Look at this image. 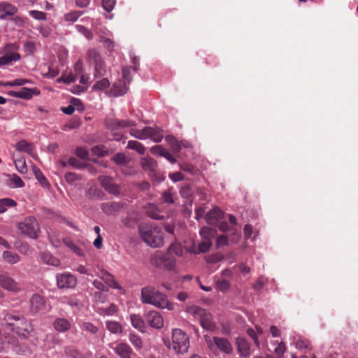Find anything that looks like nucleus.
<instances>
[{"label": "nucleus", "instance_id": "obj_26", "mask_svg": "<svg viewBox=\"0 0 358 358\" xmlns=\"http://www.w3.org/2000/svg\"><path fill=\"white\" fill-rule=\"evenodd\" d=\"M40 257L44 264L54 266H58L60 264V261L48 252H41Z\"/></svg>", "mask_w": 358, "mask_h": 358}, {"label": "nucleus", "instance_id": "obj_58", "mask_svg": "<svg viewBox=\"0 0 358 358\" xmlns=\"http://www.w3.org/2000/svg\"><path fill=\"white\" fill-rule=\"evenodd\" d=\"M173 189H169L167 191H165L162 194L163 201L169 204H172L174 203V200L173 198Z\"/></svg>", "mask_w": 358, "mask_h": 358}, {"label": "nucleus", "instance_id": "obj_54", "mask_svg": "<svg viewBox=\"0 0 358 358\" xmlns=\"http://www.w3.org/2000/svg\"><path fill=\"white\" fill-rule=\"evenodd\" d=\"M92 152L94 155L99 157H103L108 152L107 148L103 145H96L92 148Z\"/></svg>", "mask_w": 358, "mask_h": 358}, {"label": "nucleus", "instance_id": "obj_49", "mask_svg": "<svg viewBox=\"0 0 358 358\" xmlns=\"http://www.w3.org/2000/svg\"><path fill=\"white\" fill-rule=\"evenodd\" d=\"M122 222L124 226L132 228L137 224V220L131 214H128L122 218Z\"/></svg>", "mask_w": 358, "mask_h": 358}, {"label": "nucleus", "instance_id": "obj_7", "mask_svg": "<svg viewBox=\"0 0 358 358\" xmlns=\"http://www.w3.org/2000/svg\"><path fill=\"white\" fill-rule=\"evenodd\" d=\"M207 345L213 352L218 349L222 353L231 355L233 352V346L230 341L224 337L214 336L213 339H206Z\"/></svg>", "mask_w": 358, "mask_h": 358}, {"label": "nucleus", "instance_id": "obj_42", "mask_svg": "<svg viewBox=\"0 0 358 358\" xmlns=\"http://www.w3.org/2000/svg\"><path fill=\"white\" fill-rule=\"evenodd\" d=\"M129 341L134 345L136 350H141L143 347V341L141 338L136 334H129Z\"/></svg>", "mask_w": 358, "mask_h": 358}, {"label": "nucleus", "instance_id": "obj_19", "mask_svg": "<svg viewBox=\"0 0 358 358\" xmlns=\"http://www.w3.org/2000/svg\"><path fill=\"white\" fill-rule=\"evenodd\" d=\"M141 165L143 169L148 173V175L150 178H152L155 176L157 164L152 158L149 157L141 158Z\"/></svg>", "mask_w": 358, "mask_h": 358}, {"label": "nucleus", "instance_id": "obj_6", "mask_svg": "<svg viewBox=\"0 0 358 358\" xmlns=\"http://www.w3.org/2000/svg\"><path fill=\"white\" fill-rule=\"evenodd\" d=\"M187 311L199 321L201 326L204 329L213 331L215 329V324L212 320V315L206 310L196 306H190L187 307Z\"/></svg>", "mask_w": 358, "mask_h": 358}, {"label": "nucleus", "instance_id": "obj_15", "mask_svg": "<svg viewBox=\"0 0 358 358\" xmlns=\"http://www.w3.org/2000/svg\"><path fill=\"white\" fill-rule=\"evenodd\" d=\"M236 345L240 357L247 358L252 354L251 346L245 338L238 337L236 339Z\"/></svg>", "mask_w": 358, "mask_h": 358}, {"label": "nucleus", "instance_id": "obj_41", "mask_svg": "<svg viewBox=\"0 0 358 358\" xmlns=\"http://www.w3.org/2000/svg\"><path fill=\"white\" fill-rule=\"evenodd\" d=\"M117 310V306L112 303L107 308H99L97 313L102 316H110L114 315Z\"/></svg>", "mask_w": 358, "mask_h": 358}, {"label": "nucleus", "instance_id": "obj_52", "mask_svg": "<svg viewBox=\"0 0 358 358\" xmlns=\"http://www.w3.org/2000/svg\"><path fill=\"white\" fill-rule=\"evenodd\" d=\"M29 13L36 20L45 21L47 20V14L43 11L31 10L29 11Z\"/></svg>", "mask_w": 358, "mask_h": 358}, {"label": "nucleus", "instance_id": "obj_13", "mask_svg": "<svg viewBox=\"0 0 358 358\" xmlns=\"http://www.w3.org/2000/svg\"><path fill=\"white\" fill-rule=\"evenodd\" d=\"M147 323L152 328L160 329L164 325V320L161 314L155 310L149 311L145 314Z\"/></svg>", "mask_w": 358, "mask_h": 358}, {"label": "nucleus", "instance_id": "obj_53", "mask_svg": "<svg viewBox=\"0 0 358 358\" xmlns=\"http://www.w3.org/2000/svg\"><path fill=\"white\" fill-rule=\"evenodd\" d=\"M34 172L36 178L41 182V184L43 186H46L48 185V182L46 179V178L45 177V176L43 174V173L38 168L34 167Z\"/></svg>", "mask_w": 358, "mask_h": 358}, {"label": "nucleus", "instance_id": "obj_5", "mask_svg": "<svg viewBox=\"0 0 358 358\" xmlns=\"http://www.w3.org/2000/svg\"><path fill=\"white\" fill-rule=\"evenodd\" d=\"M150 264L159 269L173 271L176 266V259L172 255L162 251H157L150 256Z\"/></svg>", "mask_w": 358, "mask_h": 358}, {"label": "nucleus", "instance_id": "obj_36", "mask_svg": "<svg viewBox=\"0 0 358 358\" xmlns=\"http://www.w3.org/2000/svg\"><path fill=\"white\" fill-rule=\"evenodd\" d=\"M63 241L65 245L71 249L77 255L80 257L84 256V252L83 250L78 246H77L72 240L69 238H64Z\"/></svg>", "mask_w": 358, "mask_h": 358}, {"label": "nucleus", "instance_id": "obj_50", "mask_svg": "<svg viewBox=\"0 0 358 358\" xmlns=\"http://www.w3.org/2000/svg\"><path fill=\"white\" fill-rule=\"evenodd\" d=\"M76 30L83 34L87 40H92L94 37L93 34L90 30L84 27L83 25L77 24L76 25Z\"/></svg>", "mask_w": 358, "mask_h": 358}, {"label": "nucleus", "instance_id": "obj_43", "mask_svg": "<svg viewBox=\"0 0 358 358\" xmlns=\"http://www.w3.org/2000/svg\"><path fill=\"white\" fill-rule=\"evenodd\" d=\"M127 148L136 150L140 155L144 154L145 151V148L143 144L136 141H129Z\"/></svg>", "mask_w": 358, "mask_h": 358}, {"label": "nucleus", "instance_id": "obj_9", "mask_svg": "<svg viewBox=\"0 0 358 358\" xmlns=\"http://www.w3.org/2000/svg\"><path fill=\"white\" fill-rule=\"evenodd\" d=\"M88 58L94 66V78H98L104 76L106 72L105 64L98 51L96 49H90L88 51Z\"/></svg>", "mask_w": 358, "mask_h": 358}, {"label": "nucleus", "instance_id": "obj_63", "mask_svg": "<svg viewBox=\"0 0 358 358\" xmlns=\"http://www.w3.org/2000/svg\"><path fill=\"white\" fill-rule=\"evenodd\" d=\"M76 77L72 74H69L67 76H63L59 78H57V83H64L66 84L72 83L75 81Z\"/></svg>", "mask_w": 358, "mask_h": 358}, {"label": "nucleus", "instance_id": "obj_46", "mask_svg": "<svg viewBox=\"0 0 358 358\" xmlns=\"http://www.w3.org/2000/svg\"><path fill=\"white\" fill-rule=\"evenodd\" d=\"M166 253L170 254V255H172V254H175L176 256L180 257L182 255L183 250L180 244L172 243L169 247Z\"/></svg>", "mask_w": 358, "mask_h": 358}, {"label": "nucleus", "instance_id": "obj_56", "mask_svg": "<svg viewBox=\"0 0 358 358\" xmlns=\"http://www.w3.org/2000/svg\"><path fill=\"white\" fill-rule=\"evenodd\" d=\"M216 286H217V288L220 291L224 292L227 291L229 289L230 283H229V280L222 279V280H219L216 282Z\"/></svg>", "mask_w": 358, "mask_h": 358}, {"label": "nucleus", "instance_id": "obj_8", "mask_svg": "<svg viewBox=\"0 0 358 358\" xmlns=\"http://www.w3.org/2000/svg\"><path fill=\"white\" fill-rule=\"evenodd\" d=\"M18 229L24 236L31 238H37L40 228L36 219L28 217L18 224Z\"/></svg>", "mask_w": 358, "mask_h": 358}, {"label": "nucleus", "instance_id": "obj_12", "mask_svg": "<svg viewBox=\"0 0 358 358\" xmlns=\"http://www.w3.org/2000/svg\"><path fill=\"white\" fill-rule=\"evenodd\" d=\"M106 127L112 131H116L124 128H129L136 126V122L131 120H119L117 118L108 119L106 121Z\"/></svg>", "mask_w": 358, "mask_h": 358}, {"label": "nucleus", "instance_id": "obj_44", "mask_svg": "<svg viewBox=\"0 0 358 358\" xmlns=\"http://www.w3.org/2000/svg\"><path fill=\"white\" fill-rule=\"evenodd\" d=\"M247 334L248 336L251 337V338L253 340L255 345L259 348L260 346V342L259 341L258 334H262V330L260 328L257 329V331L254 330L252 328H249L247 330Z\"/></svg>", "mask_w": 358, "mask_h": 358}, {"label": "nucleus", "instance_id": "obj_10", "mask_svg": "<svg viewBox=\"0 0 358 358\" xmlns=\"http://www.w3.org/2000/svg\"><path fill=\"white\" fill-rule=\"evenodd\" d=\"M19 45L15 43L7 44L5 47V53L0 57V66L12 64L13 62L20 59V55L17 51Z\"/></svg>", "mask_w": 358, "mask_h": 358}, {"label": "nucleus", "instance_id": "obj_33", "mask_svg": "<svg viewBox=\"0 0 358 358\" xmlns=\"http://www.w3.org/2000/svg\"><path fill=\"white\" fill-rule=\"evenodd\" d=\"M45 345L48 349L53 348L55 345H60L61 340L57 335L55 334H48L45 336Z\"/></svg>", "mask_w": 358, "mask_h": 358}, {"label": "nucleus", "instance_id": "obj_40", "mask_svg": "<svg viewBox=\"0 0 358 358\" xmlns=\"http://www.w3.org/2000/svg\"><path fill=\"white\" fill-rule=\"evenodd\" d=\"M16 206V202L9 198L0 199V214L5 213L8 208Z\"/></svg>", "mask_w": 358, "mask_h": 358}, {"label": "nucleus", "instance_id": "obj_3", "mask_svg": "<svg viewBox=\"0 0 358 358\" xmlns=\"http://www.w3.org/2000/svg\"><path fill=\"white\" fill-rule=\"evenodd\" d=\"M4 323L13 332L18 336L27 338L32 331L31 323L24 315L16 312L7 313L3 317Z\"/></svg>", "mask_w": 358, "mask_h": 358}, {"label": "nucleus", "instance_id": "obj_38", "mask_svg": "<svg viewBox=\"0 0 358 358\" xmlns=\"http://www.w3.org/2000/svg\"><path fill=\"white\" fill-rule=\"evenodd\" d=\"M271 345L274 346L273 352L278 356V357H283L284 353L286 351V346L282 341L278 342L275 341L271 342Z\"/></svg>", "mask_w": 358, "mask_h": 358}, {"label": "nucleus", "instance_id": "obj_16", "mask_svg": "<svg viewBox=\"0 0 358 358\" xmlns=\"http://www.w3.org/2000/svg\"><path fill=\"white\" fill-rule=\"evenodd\" d=\"M18 11L17 8L8 1L0 2V20L14 16Z\"/></svg>", "mask_w": 358, "mask_h": 358}, {"label": "nucleus", "instance_id": "obj_35", "mask_svg": "<svg viewBox=\"0 0 358 358\" xmlns=\"http://www.w3.org/2000/svg\"><path fill=\"white\" fill-rule=\"evenodd\" d=\"M201 236L205 240H210L216 234L215 229L209 227H203L199 231Z\"/></svg>", "mask_w": 358, "mask_h": 358}, {"label": "nucleus", "instance_id": "obj_60", "mask_svg": "<svg viewBox=\"0 0 358 358\" xmlns=\"http://www.w3.org/2000/svg\"><path fill=\"white\" fill-rule=\"evenodd\" d=\"M152 152L157 156L164 157L166 155V153L167 152V150H166L164 147H162L160 145H157L155 146H153L151 148Z\"/></svg>", "mask_w": 358, "mask_h": 358}, {"label": "nucleus", "instance_id": "obj_47", "mask_svg": "<svg viewBox=\"0 0 358 358\" xmlns=\"http://www.w3.org/2000/svg\"><path fill=\"white\" fill-rule=\"evenodd\" d=\"M166 141L170 145L172 150L174 152H178L181 150V143L178 142V141L174 138L173 136H167Z\"/></svg>", "mask_w": 358, "mask_h": 358}, {"label": "nucleus", "instance_id": "obj_55", "mask_svg": "<svg viewBox=\"0 0 358 358\" xmlns=\"http://www.w3.org/2000/svg\"><path fill=\"white\" fill-rule=\"evenodd\" d=\"M111 159L117 165H124L127 162L126 156L122 152H118L115 154L114 156H113Z\"/></svg>", "mask_w": 358, "mask_h": 358}, {"label": "nucleus", "instance_id": "obj_11", "mask_svg": "<svg viewBox=\"0 0 358 358\" xmlns=\"http://www.w3.org/2000/svg\"><path fill=\"white\" fill-rule=\"evenodd\" d=\"M57 287L59 289H73L78 282L76 277L69 272L57 273L56 275Z\"/></svg>", "mask_w": 358, "mask_h": 358}, {"label": "nucleus", "instance_id": "obj_32", "mask_svg": "<svg viewBox=\"0 0 358 358\" xmlns=\"http://www.w3.org/2000/svg\"><path fill=\"white\" fill-rule=\"evenodd\" d=\"M83 14V11H71L64 15V19L66 22L72 24L76 22Z\"/></svg>", "mask_w": 358, "mask_h": 358}, {"label": "nucleus", "instance_id": "obj_1", "mask_svg": "<svg viewBox=\"0 0 358 358\" xmlns=\"http://www.w3.org/2000/svg\"><path fill=\"white\" fill-rule=\"evenodd\" d=\"M141 299L143 303L150 304L159 308H167L169 310L174 308L173 303L168 300L166 295L152 286H146L141 289Z\"/></svg>", "mask_w": 358, "mask_h": 358}, {"label": "nucleus", "instance_id": "obj_57", "mask_svg": "<svg viewBox=\"0 0 358 358\" xmlns=\"http://www.w3.org/2000/svg\"><path fill=\"white\" fill-rule=\"evenodd\" d=\"M212 245V242L210 240H205L201 242L198 245V249L199 252L206 253L207 252Z\"/></svg>", "mask_w": 358, "mask_h": 358}, {"label": "nucleus", "instance_id": "obj_27", "mask_svg": "<svg viewBox=\"0 0 358 358\" xmlns=\"http://www.w3.org/2000/svg\"><path fill=\"white\" fill-rule=\"evenodd\" d=\"M130 321L131 325L135 329H138L141 332H144L145 331V324L144 320L139 315L132 314L130 315Z\"/></svg>", "mask_w": 358, "mask_h": 358}, {"label": "nucleus", "instance_id": "obj_14", "mask_svg": "<svg viewBox=\"0 0 358 358\" xmlns=\"http://www.w3.org/2000/svg\"><path fill=\"white\" fill-rule=\"evenodd\" d=\"M141 140L150 138L155 142H160L163 138V135L160 130L151 127H145L141 129Z\"/></svg>", "mask_w": 358, "mask_h": 358}, {"label": "nucleus", "instance_id": "obj_24", "mask_svg": "<svg viewBox=\"0 0 358 358\" xmlns=\"http://www.w3.org/2000/svg\"><path fill=\"white\" fill-rule=\"evenodd\" d=\"M146 213L148 217L153 220H161L164 219V215H161L159 208L153 203H149L145 206Z\"/></svg>", "mask_w": 358, "mask_h": 358}, {"label": "nucleus", "instance_id": "obj_18", "mask_svg": "<svg viewBox=\"0 0 358 358\" xmlns=\"http://www.w3.org/2000/svg\"><path fill=\"white\" fill-rule=\"evenodd\" d=\"M30 309L34 313L45 310V303L43 298L39 294H34L30 299Z\"/></svg>", "mask_w": 358, "mask_h": 358}, {"label": "nucleus", "instance_id": "obj_34", "mask_svg": "<svg viewBox=\"0 0 358 358\" xmlns=\"http://www.w3.org/2000/svg\"><path fill=\"white\" fill-rule=\"evenodd\" d=\"M64 353L66 356L71 358H83L81 352L73 346H66Z\"/></svg>", "mask_w": 358, "mask_h": 358}, {"label": "nucleus", "instance_id": "obj_51", "mask_svg": "<svg viewBox=\"0 0 358 358\" xmlns=\"http://www.w3.org/2000/svg\"><path fill=\"white\" fill-rule=\"evenodd\" d=\"M10 180V183H9L8 185L12 187H22L24 185V182H23V180L21 179L20 177H19L16 174H13Z\"/></svg>", "mask_w": 358, "mask_h": 358}, {"label": "nucleus", "instance_id": "obj_61", "mask_svg": "<svg viewBox=\"0 0 358 358\" xmlns=\"http://www.w3.org/2000/svg\"><path fill=\"white\" fill-rule=\"evenodd\" d=\"M99 180L101 186L106 189L110 184L113 182L112 178L106 176H101L99 178Z\"/></svg>", "mask_w": 358, "mask_h": 358}, {"label": "nucleus", "instance_id": "obj_31", "mask_svg": "<svg viewBox=\"0 0 358 358\" xmlns=\"http://www.w3.org/2000/svg\"><path fill=\"white\" fill-rule=\"evenodd\" d=\"M39 91L37 89H29L27 87H22L19 90L18 98L24 99H30L34 94H38Z\"/></svg>", "mask_w": 358, "mask_h": 358}, {"label": "nucleus", "instance_id": "obj_28", "mask_svg": "<svg viewBox=\"0 0 358 358\" xmlns=\"http://www.w3.org/2000/svg\"><path fill=\"white\" fill-rule=\"evenodd\" d=\"M2 257L5 262L10 264H16L20 260V257L17 254L8 250L3 252Z\"/></svg>", "mask_w": 358, "mask_h": 358}, {"label": "nucleus", "instance_id": "obj_4", "mask_svg": "<svg viewBox=\"0 0 358 358\" xmlns=\"http://www.w3.org/2000/svg\"><path fill=\"white\" fill-rule=\"evenodd\" d=\"M165 345L168 348L172 349L178 354H184L187 352L189 348V338L180 329H174L172 331V342H166Z\"/></svg>", "mask_w": 358, "mask_h": 358}, {"label": "nucleus", "instance_id": "obj_17", "mask_svg": "<svg viewBox=\"0 0 358 358\" xmlns=\"http://www.w3.org/2000/svg\"><path fill=\"white\" fill-rule=\"evenodd\" d=\"M0 286L8 291L17 292L19 288L15 281L8 273H0Z\"/></svg>", "mask_w": 358, "mask_h": 358}, {"label": "nucleus", "instance_id": "obj_30", "mask_svg": "<svg viewBox=\"0 0 358 358\" xmlns=\"http://www.w3.org/2000/svg\"><path fill=\"white\" fill-rule=\"evenodd\" d=\"M106 329L113 334H119L122 331V325L116 321H106Z\"/></svg>", "mask_w": 358, "mask_h": 358}, {"label": "nucleus", "instance_id": "obj_25", "mask_svg": "<svg viewBox=\"0 0 358 358\" xmlns=\"http://www.w3.org/2000/svg\"><path fill=\"white\" fill-rule=\"evenodd\" d=\"M60 301L62 304L69 305L78 310L80 309L82 307L80 301L76 296H64L61 298Z\"/></svg>", "mask_w": 358, "mask_h": 358}, {"label": "nucleus", "instance_id": "obj_39", "mask_svg": "<svg viewBox=\"0 0 358 358\" xmlns=\"http://www.w3.org/2000/svg\"><path fill=\"white\" fill-rule=\"evenodd\" d=\"M100 278L104 281V283L108 287H115L117 285L116 281L114 280L112 275L106 272L101 271L100 275Z\"/></svg>", "mask_w": 358, "mask_h": 358}, {"label": "nucleus", "instance_id": "obj_59", "mask_svg": "<svg viewBox=\"0 0 358 358\" xmlns=\"http://www.w3.org/2000/svg\"><path fill=\"white\" fill-rule=\"evenodd\" d=\"M229 244V238L225 235H220L216 240V248H220Z\"/></svg>", "mask_w": 358, "mask_h": 358}, {"label": "nucleus", "instance_id": "obj_21", "mask_svg": "<svg viewBox=\"0 0 358 358\" xmlns=\"http://www.w3.org/2000/svg\"><path fill=\"white\" fill-rule=\"evenodd\" d=\"M124 204L120 202H106L101 205V209L107 215H113L120 211Z\"/></svg>", "mask_w": 358, "mask_h": 358}, {"label": "nucleus", "instance_id": "obj_23", "mask_svg": "<svg viewBox=\"0 0 358 358\" xmlns=\"http://www.w3.org/2000/svg\"><path fill=\"white\" fill-rule=\"evenodd\" d=\"M223 217V212L219 208H213L206 215V220L208 224L214 225Z\"/></svg>", "mask_w": 358, "mask_h": 358}, {"label": "nucleus", "instance_id": "obj_37", "mask_svg": "<svg viewBox=\"0 0 358 358\" xmlns=\"http://www.w3.org/2000/svg\"><path fill=\"white\" fill-rule=\"evenodd\" d=\"M80 327L83 331H86L92 335L96 334L99 331V328L90 322H84Z\"/></svg>", "mask_w": 358, "mask_h": 358}, {"label": "nucleus", "instance_id": "obj_29", "mask_svg": "<svg viewBox=\"0 0 358 358\" xmlns=\"http://www.w3.org/2000/svg\"><path fill=\"white\" fill-rule=\"evenodd\" d=\"M15 147L17 150L24 152L29 155H31L34 151L33 145L24 140L17 142Z\"/></svg>", "mask_w": 358, "mask_h": 358}, {"label": "nucleus", "instance_id": "obj_48", "mask_svg": "<svg viewBox=\"0 0 358 358\" xmlns=\"http://www.w3.org/2000/svg\"><path fill=\"white\" fill-rule=\"evenodd\" d=\"M110 86V82L107 78H103L96 81L92 86L93 90H104Z\"/></svg>", "mask_w": 358, "mask_h": 358}, {"label": "nucleus", "instance_id": "obj_62", "mask_svg": "<svg viewBox=\"0 0 358 358\" xmlns=\"http://www.w3.org/2000/svg\"><path fill=\"white\" fill-rule=\"evenodd\" d=\"M115 5V0H102V6L103 8L106 12H110L113 10Z\"/></svg>", "mask_w": 358, "mask_h": 358}, {"label": "nucleus", "instance_id": "obj_22", "mask_svg": "<svg viewBox=\"0 0 358 358\" xmlns=\"http://www.w3.org/2000/svg\"><path fill=\"white\" fill-rule=\"evenodd\" d=\"M52 325L55 331L59 333L67 332L71 327V322L64 317L56 318L54 320Z\"/></svg>", "mask_w": 358, "mask_h": 358}, {"label": "nucleus", "instance_id": "obj_20", "mask_svg": "<svg viewBox=\"0 0 358 358\" xmlns=\"http://www.w3.org/2000/svg\"><path fill=\"white\" fill-rule=\"evenodd\" d=\"M111 348L120 358H131L133 353L131 347L125 343H117L115 347H111Z\"/></svg>", "mask_w": 358, "mask_h": 358}, {"label": "nucleus", "instance_id": "obj_64", "mask_svg": "<svg viewBox=\"0 0 358 358\" xmlns=\"http://www.w3.org/2000/svg\"><path fill=\"white\" fill-rule=\"evenodd\" d=\"M93 285L99 290L107 292L108 290V285L99 280H94L93 281Z\"/></svg>", "mask_w": 358, "mask_h": 358}, {"label": "nucleus", "instance_id": "obj_45", "mask_svg": "<svg viewBox=\"0 0 358 358\" xmlns=\"http://www.w3.org/2000/svg\"><path fill=\"white\" fill-rule=\"evenodd\" d=\"M15 166L17 170L20 173H26L27 172V167L26 165L25 159L24 157H20L14 160Z\"/></svg>", "mask_w": 358, "mask_h": 358}, {"label": "nucleus", "instance_id": "obj_2", "mask_svg": "<svg viewBox=\"0 0 358 358\" xmlns=\"http://www.w3.org/2000/svg\"><path fill=\"white\" fill-rule=\"evenodd\" d=\"M138 234L141 239L152 248H162L164 244V234L159 227L141 224L138 226Z\"/></svg>", "mask_w": 358, "mask_h": 358}]
</instances>
